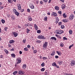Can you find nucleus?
Here are the masks:
<instances>
[{
	"label": "nucleus",
	"instance_id": "f257e3e1",
	"mask_svg": "<svg viewBox=\"0 0 75 75\" xmlns=\"http://www.w3.org/2000/svg\"><path fill=\"white\" fill-rule=\"evenodd\" d=\"M48 42H45V43L43 45V50L47 49V46L48 45Z\"/></svg>",
	"mask_w": 75,
	"mask_h": 75
},
{
	"label": "nucleus",
	"instance_id": "f03ea898",
	"mask_svg": "<svg viewBox=\"0 0 75 75\" xmlns=\"http://www.w3.org/2000/svg\"><path fill=\"white\" fill-rule=\"evenodd\" d=\"M38 38L39 39H42V40H45V38L44 37V36L42 35H39L38 36Z\"/></svg>",
	"mask_w": 75,
	"mask_h": 75
},
{
	"label": "nucleus",
	"instance_id": "7ed1b4c3",
	"mask_svg": "<svg viewBox=\"0 0 75 75\" xmlns=\"http://www.w3.org/2000/svg\"><path fill=\"white\" fill-rule=\"evenodd\" d=\"M63 33H64V31L60 30H57L56 31L57 34H62Z\"/></svg>",
	"mask_w": 75,
	"mask_h": 75
},
{
	"label": "nucleus",
	"instance_id": "20e7f679",
	"mask_svg": "<svg viewBox=\"0 0 75 75\" xmlns=\"http://www.w3.org/2000/svg\"><path fill=\"white\" fill-rule=\"evenodd\" d=\"M18 74L19 75H23L24 74V71H23L20 70L18 71Z\"/></svg>",
	"mask_w": 75,
	"mask_h": 75
},
{
	"label": "nucleus",
	"instance_id": "39448f33",
	"mask_svg": "<svg viewBox=\"0 0 75 75\" xmlns=\"http://www.w3.org/2000/svg\"><path fill=\"white\" fill-rule=\"evenodd\" d=\"M74 18V15L71 14L69 16V19L70 20H72Z\"/></svg>",
	"mask_w": 75,
	"mask_h": 75
},
{
	"label": "nucleus",
	"instance_id": "423d86ee",
	"mask_svg": "<svg viewBox=\"0 0 75 75\" xmlns=\"http://www.w3.org/2000/svg\"><path fill=\"white\" fill-rule=\"evenodd\" d=\"M21 58H18L16 59V61L17 64H20L21 62Z\"/></svg>",
	"mask_w": 75,
	"mask_h": 75
},
{
	"label": "nucleus",
	"instance_id": "0eeeda50",
	"mask_svg": "<svg viewBox=\"0 0 75 75\" xmlns=\"http://www.w3.org/2000/svg\"><path fill=\"white\" fill-rule=\"evenodd\" d=\"M70 64L71 66L74 65H75V61L74 60H72L71 61Z\"/></svg>",
	"mask_w": 75,
	"mask_h": 75
},
{
	"label": "nucleus",
	"instance_id": "6e6552de",
	"mask_svg": "<svg viewBox=\"0 0 75 75\" xmlns=\"http://www.w3.org/2000/svg\"><path fill=\"white\" fill-rule=\"evenodd\" d=\"M4 7V6H3V3L0 2V10H2Z\"/></svg>",
	"mask_w": 75,
	"mask_h": 75
},
{
	"label": "nucleus",
	"instance_id": "1a4fd4ad",
	"mask_svg": "<svg viewBox=\"0 0 75 75\" xmlns=\"http://www.w3.org/2000/svg\"><path fill=\"white\" fill-rule=\"evenodd\" d=\"M34 27L35 28V30H37L38 29V26L36 24H34Z\"/></svg>",
	"mask_w": 75,
	"mask_h": 75
},
{
	"label": "nucleus",
	"instance_id": "9d476101",
	"mask_svg": "<svg viewBox=\"0 0 75 75\" xmlns=\"http://www.w3.org/2000/svg\"><path fill=\"white\" fill-rule=\"evenodd\" d=\"M13 34L14 35V37H17V35H18V34L15 32H13Z\"/></svg>",
	"mask_w": 75,
	"mask_h": 75
},
{
	"label": "nucleus",
	"instance_id": "9b49d317",
	"mask_svg": "<svg viewBox=\"0 0 75 75\" xmlns=\"http://www.w3.org/2000/svg\"><path fill=\"white\" fill-rule=\"evenodd\" d=\"M29 7H30V8L32 9H33V8H34V6L33 4H29Z\"/></svg>",
	"mask_w": 75,
	"mask_h": 75
},
{
	"label": "nucleus",
	"instance_id": "f8f14e48",
	"mask_svg": "<svg viewBox=\"0 0 75 75\" xmlns=\"http://www.w3.org/2000/svg\"><path fill=\"white\" fill-rule=\"evenodd\" d=\"M30 28H28L26 29V32L27 34H28L30 31Z\"/></svg>",
	"mask_w": 75,
	"mask_h": 75
},
{
	"label": "nucleus",
	"instance_id": "ddd939ff",
	"mask_svg": "<svg viewBox=\"0 0 75 75\" xmlns=\"http://www.w3.org/2000/svg\"><path fill=\"white\" fill-rule=\"evenodd\" d=\"M14 42H15V41L14 40H10L9 42V44H13V43H14Z\"/></svg>",
	"mask_w": 75,
	"mask_h": 75
},
{
	"label": "nucleus",
	"instance_id": "4468645a",
	"mask_svg": "<svg viewBox=\"0 0 75 75\" xmlns=\"http://www.w3.org/2000/svg\"><path fill=\"white\" fill-rule=\"evenodd\" d=\"M50 39L51 40H55V41H56L57 40V38L55 37H52L50 38Z\"/></svg>",
	"mask_w": 75,
	"mask_h": 75
},
{
	"label": "nucleus",
	"instance_id": "2eb2a0df",
	"mask_svg": "<svg viewBox=\"0 0 75 75\" xmlns=\"http://www.w3.org/2000/svg\"><path fill=\"white\" fill-rule=\"evenodd\" d=\"M54 15V16H57V14L55 12H53L52 13V16H53Z\"/></svg>",
	"mask_w": 75,
	"mask_h": 75
},
{
	"label": "nucleus",
	"instance_id": "dca6fc26",
	"mask_svg": "<svg viewBox=\"0 0 75 75\" xmlns=\"http://www.w3.org/2000/svg\"><path fill=\"white\" fill-rule=\"evenodd\" d=\"M15 15H16L17 16H19L20 15V13L18 12L17 11H16L15 13Z\"/></svg>",
	"mask_w": 75,
	"mask_h": 75
},
{
	"label": "nucleus",
	"instance_id": "f3484780",
	"mask_svg": "<svg viewBox=\"0 0 75 75\" xmlns=\"http://www.w3.org/2000/svg\"><path fill=\"white\" fill-rule=\"evenodd\" d=\"M55 51H52V53L51 54V55H52V56H54V55L55 54Z\"/></svg>",
	"mask_w": 75,
	"mask_h": 75
},
{
	"label": "nucleus",
	"instance_id": "a211bd4d",
	"mask_svg": "<svg viewBox=\"0 0 75 75\" xmlns=\"http://www.w3.org/2000/svg\"><path fill=\"white\" fill-rule=\"evenodd\" d=\"M62 21L64 23H67L68 21V20L67 19H64Z\"/></svg>",
	"mask_w": 75,
	"mask_h": 75
},
{
	"label": "nucleus",
	"instance_id": "6ab92c4d",
	"mask_svg": "<svg viewBox=\"0 0 75 75\" xmlns=\"http://www.w3.org/2000/svg\"><path fill=\"white\" fill-rule=\"evenodd\" d=\"M4 51L6 54H8V50H7L6 49H5L4 50Z\"/></svg>",
	"mask_w": 75,
	"mask_h": 75
},
{
	"label": "nucleus",
	"instance_id": "aec40b11",
	"mask_svg": "<svg viewBox=\"0 0 75 75\" xmlns=\"http://www.w3.org/2000/svg\"><path fill=\"white\" fill-rule=\"evenodd\" d=\"M33 52L34 54H37V53L38 52V51L37 50H34L33 51Z\"/></svg>",
	"mask_w": 75,
	"mask_h": 75
},
{
	"label": "nucleus",
	"instance_id": "412c9836",
	"mask_svg": "<svg viewBox=\"0 0 75 75\" xmlns=\"http://www.w3.org/2000/svg\"><path fill=\"white\" fill-rule=\"evenodd\" d=\"M55 9L56 10H59V7L58 6H55Z\"/></svg>",
	"mask_w": 75,
	"mask_h": 75
},
{
	"label": "nucleus",
	"instance_id": "4be33fe9",
	"mask_svg": "<svg viewBox=\"0 0 75 75\" xmlns=\"http://www.w3.org/2000/svg\"><path fill=\"white\" fill-rule=\"evenodd\" d=\"M36 42L37 43H40L41 42V40H37V41H36Z\"/></svg>",
	"mask_w": 75,
	"mask_h": 75
},
{
	"label": "nucleus",
	"instance_id": "5701e85b",
	"mask_svg": "<svg viewBox=\"0 0 75 75\" xmlns=\"http://www.w3.org/2000/svg\"><path fill=\"white\" fill-rule=\"evenodd\" d=\"M56 52H57V54L59 55H61V52H60L57 51Z\"/></svg>",
	"mask_w": 75,
	"mask_h": 75
},
{
	"label": "nucleus",
	"instance_id": "b1692460",
	"mask_svg": "<svg viewBox=\"0 0 75 75\" xmlns=\"http://www.w3.org/2000/svg\"><path fill=\"white\" fill-rule=\"evenodd\" d=\"M28 19L29 21H32V19L31 18V16H28Z\"/></svg>",
	"mask_w": 75,
	"mask_h": 75
},
{
	"label": "nucleus",
	"instance_id": "393cba45",
	"mask_svg": "<svg viewBox=\"0 0 75 75\" xmlns=\"http://www.w3.org/2000/svg\"><path fill=\"white\" fill-rule=\"evenodd\" d=\"M11 56L13 58H15L16 55L14 54H11Z\"/></svg>",
	"mask_w": 75,
	"mask_h": 75
},
{
	"label": "nucleus",
	"instance_id": "a878e982",
	"mask_svg": "<svg viewBox=\"0 0 75 75\" xmlns=\"http://www.w3.org/2000/svg\"><path fill=\"white\" fill-rule=\"evenodd\" d=\"M47 19L48 18L47 16L45 17L44 18V20H45V21H47Z\"/></svg>",
	"mask_w": 75,
	"mask_h": 75
},
{
	"label": "nucleus",
	"instance_id": "bb28decb",
	"mask_svg": "<svg viewBox=\"0 0 75 75\" xmlns=\"http://www.w3.org/2000/svg\"><path fill=\"white\" fill-rule=\"evenodd\" d=\"M8 1L9 3H13V0H8Z\"/></svg>",
	"mask_w": 75,
	"mask_h": 75
},
{
	"label": "nucleus",
	"instance_id": "cd10ccee",
	"mask_svg": "<svg viewBox=\"0 0 75 75\" xmlns=\"http://www.w3.org/2000/svg\"><path fill=\"white\" fill-rule=\"evenodd\" d=\"M13 74L14 75H16V74H17V71H14V72H13Z\"/></svg>",
	"mask_w": 75,
	"mask_h": 75
},
{
	"label": "nucleus",
	"instance_id": "c85d7f7f",
	"mask_svg": "<svg viewBox=\"0 0 75 75\" xmlns=\"http://www.w3.org/2000/svg\"><path fill=\"white\" fill-rule=\"evenodd\" d=\"M56 65H57V64H56V63L55 62L53 63L52 64V66H54V67Z\"/></svg>",
	"mask_w": 75,
	"mask_h": 75
},
{
	"label": "nucleus",
	"instance_id": "c756f323",
	"mask_svg": "<svg viewBox=\"0 0 75 75\" xmlns=\"http://www.w3.org/2000/svg\"><path fill=\"white\" fill-rule=\"evenodd\" d=\"M63 16L64 18H67V15L65 13H63Z\"/></svg>",
	"mask_w": 75,
	"mask_h": 75
},
{
	"label": "nucleus",
	"instance_id": "7c9ffc66",
	"mask_svg": "<svg viewBox=\"0 0 75 75\" xmlns=\"http://www.w3.org/2000/svg\"><path fill=\"white\" fill-rule=\"evenodd\" d=\"M1 21L2 23V24H4L5 23V21L3 19H2L1 20Z\"/></svg>",
	"mask_w": 75,
	"mask_h": 75
},
{
	"label": "nucleus",
	"instance_id": "2f4dec72",
	"mask_svg": "<svg viewBox=\"0 0 75 75\" xmlns=\"http://www.w3.org/2000/svg\"><path fill=\"white\" fill-rule=\"evenodd\" d=\"M22 68H23V69H25L26 68V65L25 64H23L22 67Z\"/></svg>",
	"mask_w": 75,
	"mask_h": 75
},
{
	"label": "nucleus",
	"instance_id": "473e14b6",
	"mask_svg": "<svg viewBox=\"0 0 75 75\" xmlns=\"http://www.w3.org/2000/svg\"><path fill=\"white\" fill-rule=\"evenodd\" d=\"M41 30H37V33H38V34H40V33H41Z\"/></svg>",
	"mask_w": 75,
	"mask_h": 75
},
{
	"label": "nucleus",
	"instance_id": "72a5a7b5",
	"mask_svg": "<svg viewBox=\"0 0 75 75\" xmlns=\"http://www.w3.org/2000/svg\"><path fill=\"white\" fill-rule=\"evenodd\" d=\"M7 29H8V27H5L4 28V30L5 31H7Z\"/></svg>",
	"mask_w": 75,
	"mask_h": 75
},
{
	"label": "nucleus",
	"instance_id": "f704fd0d",
	"mask_svg": "<svg viewBox=\"0 0 75 75\" xmlns=\"http://www.w3.org/2000/svg\"><path fill=\"white\" fill-rule=\"evenodd\" d=\"M73 46H74V44H72V45H70L69 47V49H71V47H73Z\"/></svg>",
	"mask_w": 75,
	"mask_h": 75
},
{
	"label": "nucleus",
	"instance_id": "c9c22d12",
	"mask_svg": "<svg viewBox=\"0 0 75 75\" xmlns=\"http://www.w3.org/2000/svg\"><path fill=\"white\" fill-rule=\"evenodd\" d=\"M58 63H59V65H61L62 64V61H60V62H58Z\"/></svg>",
	"mask_w": 75,
	"mask_h": 75
},
{
	"label": "nucleus",
	"instance_id": "e433bc0d",
	"mask_svg": "<svg viewBox=\"0 0 75 75\" xmlns=\"http://www.w3.org/2000/svg\"><path fill=\"white\" fill-rule=\"evenodd\" d=\"M69 33L70 34H72V30H70L69 31Z\"/></svg>",
	"mask_w": 75,
	"mask_h": 75
},
{
	"label": "nucleus",
	"instance_id": "4c0bfd02",
	"mask_svg": "<svg viewBox=\"0 0 75 75\" xmlns=\"http://www.w3.org/2000/svg\"><path fill=\"white\" fill-rule=\"evenodd\" d=\"M25 25L26 26V27H29V23H28L27 24H25Z\"/></svg>",
	"mask_w": 75,
	"mask_h": 75
},
{
	"label": "nucleus",
	"instance_id": "58836bf2",
	"mask_svg": "<svg viewBox=\"0 0 75 75\" xmlns=\"http://www.w3.org/2000/svg\"><path fill=\"white\" fill-rule=\"evenodd\" d=\"M41 71H45V68H42L41 69Z\"/></svg>",
	"mask_w": 75,
	"mask_h": 75
},
{
	"label": "nucleus",
	"instance_id": "ea45409f",
	"mask_svg": "<svg viewBox=\"0 0 75 75\" xmlns=\"http://www.w3.org/2000/svg\"><path fill=\"white\" fill-rule=\"evenodd\" d=\"M42 59L44 60H46V59H47V58L45 57H43L42 58Z\"/></svg>",
	"mask_w": 75,
	"mask_h": 75
},
{
	"label": "nucleus",
	"instance_id": "a19ab883",
	"mask_svg": "<svg viewBox=\"0 0 75 75\" xmlns=\"http://www.w3.org/2000/svg\"><path fill=\"white\" fill-rule=\"evenodd\" d=\"M24 50L25 51H28V48H24Z\"/></svg>",
	"mask_w": 75,
	"mask_h": 75
},
{
	"label": "nucleus",
	"instance_id": "79ce46f5",
	"mask_svg": "<svg viewBox=\"0 0 75 75\" xmlns=\"http://www.w3.org/2000/svg\"><path fill=\"white\" fill-rule=\"evenodd\" d=\"M24 11V9H21L20 10V12H23V11Z\"/></svg>",
	"mask_w": 75,
	"mask_h": 75
},
{
	"label": "nucleus",
	"instance_id": "37998d69",
	"mask_svg": "<svg viewBox=\"0 0 75 75\" xmlns=\"http://www.w3.org/2000/svg\"><path fill=\"white\" fill-rule=\"evenodd\" d=\"M60 47H63L64 46V44L62 43H61L60 44Z\"/></svg>",
	"mask_w": 75,
	"mask_h": 75
},
{
	"label": "nucleus",
	"instance_id": "c03bdc74",
	"mask_svg": "<svg viewBox=\"0 0 75 75\" xmlns=\"http://www.w3.org/2000/svg\"><path fill=\"white\" fill-rule=\"evenodd\" d=\"M23 42L24 43V44H25V42H26V40L23 39Z\"/></svg>",
	"mask_w": 75,
	"mask_h": 75
},
{
	"label": "nucleus",
	"instance_id": "a18cd8bd",
	"mask_svg": "<svg viewBox=\"0 0 75 75\" xmlns=\"http://www.w3.org/2000/svg\"><path fill=\"white\" fill-rule=\"evenodd\" d=\"M11 18L12 20H15V17L14 16H12Z\"/></svg>",
	"mask_w": 75,
	"mask_h": 75
},
{
	"label": "nucleus",
	"instance_id": "49530a36",
	"mask_svg": "<svg viewBox=\"0 0 75 75\" xmlns=\"http://www.w3.org/2000/svg\"><path fill=\"white\" fill-rule=\"evenodd\" d=\"M62 9H64V8H65V6L64 5L63 6H62Z\"/></svg>",
	"mask_w": 75,
	"mask_h": 75
},
{
	"label": "nucleus",
	"instance_id": "de8ad7c7",
	"mask_svg": "<svg viewBox=\"0 0 75 75\" xmlns=\"http://www.w3.org/2000/svg\"><path fill=\"white\" fill-rule=\"evenodd\" d=\"M45 65V64H44V63L43 62L42 63V64H41V66L42 67H44V65Z\"/></svg>",
	"mask_w": 75,
	"mask_h": 75
},
{
	"label": "nucleus",
	"instance_id": "09e8293b",
	"mask_svg": "<svg viewBox=\"0 0 75 75\" xmlns=\"http://www.w3.org/2000/svg\"><path fill=\"white\" fill-rule=\"evenodd\" d=\"M58 13H59V14H62V12L61 11H58Z\"/></svg>",
	"mask_w": 75,
	"mask_h": 75
},
{
	"label": "nucleus",
	"instance_id": "8fccbe9b",
	"mask_svg": "<svg viewBox=\"0 0 75 75\" xmlns=\"http://www.w3.org/2000/svg\"><path fill=\"white\" fill-rule=\"evenodd\" d=\"M64 40H67V38L65 37H64L63 38Z\"/></svg>",
	"mask_w": 75,
	"mask_h": 75
},
{
	"label": "nucleus",
	"instance_id": "3c124183",
	"mask_svg": "<svg viewBox=\"0 0 75 75\" xmlns=\"http://www.w3.org/2000/svg\"><path fill=\"white\" fill-rule=\"evenodd\" d=\"M56 21H59V18L57 17H56Z\"/></svg>",
	"mask_w": 75,
	"mask_h": 75
},
{
	"label": "nucleus",
	"instance_id": "603ef678",
	"mask_svg": "<svg viewBox=\"0 0 75 75\" xmlns=\"http://www.w3.org/2000/svg\"><path fill=\"white\" fill-rule=\"evenodd\" d=\"M17 11V10H16V9H13V12H14V13H15Z\"/></svg>",
	"mask_w": 75,
	"mask_h": 75
},
{
	"label": "nucleus",
	"instance_id": "864d4df0",
	"mask_svg": "<svg viewBox=\"0 0 75 75\" xmlns=\"http://www.w3.org/2000/svg\"><path fill=\"white\" fill-rule=\"evenodd\" d=\"M17 7H20L21 6V4H17Z\"/></svg>",
	"mask_w": 75,
	"mask_h": 75
},
{
	"label": "nucleus",
	"instance_id": "5fc2aeb1",
	"mask_svg": "<svg viewBox=\"0 0 75 75\" xmlns=\"http://www.w3.org/2000/svg\"><path fill=\"white\" fill-rule=\"evenodd\" d=\"M47 71H45V75H48V73H47Z\"/></svg>",
	"mask_w": 75,
	"mask_h": 75
},
{
	"label": "nucleus",
	"instance_id": "6e6d98bb",
	"mask_svg": "<svg viewBox=\"0 0 75 75\" xmlns=\"http://www.w3.org/2000/svg\"><path fill=\"white\" fill-rule=\"evenodd\" d=\"M55 67H56L57 68H59V67L58 66V65L56 64V66H55Z\"/></svg>",
	"mask_w": 75,
	"mask_h": 75
},
{
	"label": "nucleus",
	"instance_id": "4d7b16f0",
	"mask_svg": "<svg viewBox=\"0 0 75 75\" xmlns=\"http://www.w3.org/2000/svg\"><path fill=\"white\" fill-rule=\"evenodd\" d=\"M18 9L19 10H21V6H18Z\"/></svg>",
	"mask_w": 75,
	"mask_h": 75
},
{
	"label": "nucleus",
	"instance_id": "13d9d810",
	"mask_svg": "<svg viewBox=\"0 0 75 75\" xmlns=\"http://www.w3.org/2000/svg\"><path fill=\"white\" fill-rule=\"evenodd\" d=\"M61 28H62V29L64 28V25H62L61 26Z\"/></svg>",
	"mask_w": 75,
	"mask_h": 75
},
{
	"label": "nucleus",
	"instance_id": "bf43d9fd",
	"mask_svg": "<svg viewBox=\"0 0 75 75\" xmlns=\"http://www.w3.org/2000/svg\"><path fill=\"white\" fill-rule=\"evenodd\" d=\"M8 46L9 48L11 47V44H8Z\"/></svg>",
	"mask_w": 75,
	"mask_h": 75
},
{
	"label": "nucleus",
	"instance_id": "052dcab7",
	"mask_svg": "<svg viewBox=\"0 0 75 75\" xmlns=\"http://www.w3.org/2000/svg\"><path fill=\"white\" fill-rule=\"evenodd\" d=\"M61 24H62V23H61V22H59V23L58 25H61Z\"/></svg>",
	"mask_w": 75,
	"mask_h": 75
},
{
	"label": "nucleus",
	"instance_id": "680f3d73",
	"mask_svg": "<svg viewBox=\"0 0 75 75\" xmlns=\"http://www.w3.org/2000/svg\"><path fill=\"white\" fill-rule=\"evenodd\" d=\"M32 50L33 51H34V47H32Z\"/></svg>",
	"mask_w": 75,
	"mask_h": 75
},
{
	"label": "nucleus",
	"instance_id": "e2e57ef3",
	"mask_svg": "<svg viewBox=\"0 0 75 75\" xmlns=\"http://www.w3.org/2000/svg\"><path fill=\"white\" fill-rule=\"evenodd\" d=\"M58 56H55V58H56V59H58Z\"/></svg>",
	"mask_w": 75,
	"mask_h": 75
},
{
	"label": "nucleus",
	"instance_id": "0e129e2a",
	"mask_svg": "<svg viewBox=\"0 0 75 75\" xmlns=\"http://www.w3.org/2000/svg\"><path fill=\"white\" fill-rule=\"evenodd\" d=\"M43 1H44V2H45V3H46L48 1V0H43Z\"/></svg>",
	"mask_w": 75,
	"mask_h": 75
},
{
	"label": "nucleus",
	"instance_id": "69168bd1",
	"mask_svg": "<svg viewBox=\"0 0 75 75\" xmlns=\"http://www.w3.org/2000/svg\"><path fill=\"white\" fill-rule=\"evenodd\" d=\"M27 11H28V12H30V10L29 9H28L27 10Z\"/></svg>",
	"mask_w": 75,
	"mask_h": 75
},
{
	"label": "nucleus",
	"instance_id": "338daca9",
	"mask_svg": "<svg viewBox=\"0 0 75 75\" xmlns=\"http://www.w3.org/2000/svg\"><path fill=\"white\" fill-rule=\"evenodd\" d=\"M27 48H30V45H28Z\"/></svg>",
	"mask_w": 75,
	"mask_h": 75
},
{
	"label": "nucleus",
	"instance_id": "774afa93",
	"mask_svg": "<svg viewBox=\"0 0 75 75\" xmlns=\"http://www.w3.org/2000/svg\"><path fill=\"white\" fill-rule=\"evenodd\" d=\"M19 54H20V55H21V54H22V52L21 51H20Z\"/></svg>",
	"mask_w": 75,
	"mask_h": 75
}]
</instances>
